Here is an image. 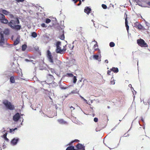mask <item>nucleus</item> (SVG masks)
<instances>
[{"instance_id":"f257e3e1","label":"nucleus","mask_w":150,"mask_h":150,"mask_svg":"<svg viewBox=\"0 0 150 150\" xmlns=\"http://www.w3.org/2000/svg\"><path fill=\"white\" fill-rule=\"evenodd\" d=\"M20 21L18 18H16V20H11L8 23V25L12 29L18 31L22 28L21 25H19Z\"/></svg>"},{"instance_id":"f03ea898","label":"nucleus","mask_w":150,"mask_h":150,"mask_svg":"<svg viewBox=\"0 0 150 150\" xmlns=\"http://www.w3.org/2000/svg\"><path fill=\"white\" fill-rule=\"evenodd\" d=\"M3 104L4 105L6 109L11 110H14L15 109L14 105L8 100H5L3 101Z\"/></svg>"},{"instance_id":"7ed1b4c3","label":"nucleus","mask_w":150,"mask_h":150,"mask_svg":"<svg viewBox=\"0 0 150 150\" xmlns=\"http://www.w3.org/2000/svg\"><path fill=\"white\" fill-rule=\"evenodd\" d=\"M133 1L136 2L137 4L142 7H146L143 3H146L150 6V0H133Z\"/></svg>"},{"instance_id":"20e7f679","label":"nucleus","mask_w":150,"mask_h":150,"mask_svg":"<svg viewBox=\"0 0 150 150\" xmlns=\"http://www.w3.org/2000/svg\"><path fill=\"white\" fill-rule=\"evenodd\" d=\"M137 43L139 45L142 47H147L148 45L144 40L142 39H138L137 40Z\"/></svg>"},{"instance_id":"39448f33","label":"nucleus","mask_w":150,"mask_h":150,"mask_svg":"<svg viewBox=\"0 0 150 150\" xmlns=\"http://www.w3.org/2000/svg\"><path fill=\"white\" fill-rule=\"evenodd\" d=\"M8 22L5 16L0 13V22L4 24H8Z\"/></svg>"},{"instance_id":"423d86ee","label":"nucleus","mask_w":150,"mask_h":150,"mask_svg":"<svg viewBox=\"0 0 150 150\" xmlns=\"http://www.w3.org/2000/svg\"><path fill=\"white\" fill-rule=\"evenodd\" d=\"M21 118H23V117H21V116L19 113L17 112L13 116V119L14 122H17Z\"/></svg>"},{"instance_id":"0eeeda50","label":"nucleus","mask_w":150,"mask_h":150,"mask_svg":"<svg viewBox=\"0 0 150 150\" xmlns=\"http://www.w3.org/2000/svg\"><path fill=\"white\" fill-rule=\"evenodd\" d=\"M47 56L49 61L51 63H53L54 62L53 57L51 54L50 51L48 50L47 52Z\"/></svg>"},{"instance_id":"6e6552de","label":"nucleus","mask_w":150,"mask_h":150,"mask_svg":"<svg viewBox=\"0 0 150 150\" xmlns=\"http://www.w3.org/2000/svg\"><path fill=\"white\" fill-rule=\"evenodd\" d=\"M76 149L77 150H85V146L84 144L78 143L75 146Z\"/></svg>"},{"instance_id":"1a4fd4ad","label":"nucleus","mask_w":150,"mask_h":150,"mask_svg":"<svg viewBox=\"0 0 150 150\" xmlns=\"http://www.w3.org/2000/svg\"><path fill=\"white\" fill-rule=\"evenodd\" d=\"M19 139L18 137H14L11 139V144L12 146L16 145L19 141Z\"/></svg>"},{"instance_id":"9d476101","label":"nucleus","mask_w":150,"mask_h":150,"mask_svg":"<svg viewBox=\"0 0 150 150\" xmlns=\"http://www.w3.org/2000/svg\"><path fill=\"white\" fill-rule=\"evenodd\" d=\"M5 43V39L4 35L2 33V31H0V45H2L3 44Z\"/></svg>"},{"instance_id":"9b49d317","label":"nucleus","mask_w":150,"mask_h":150,"mask_svg":"<svg viewBox=\"0 0 150 150\" xmlns=\"http://www.w3.org/2000/svg\"><path fill=\"white\" fill-rule=\"evenodd\" d=\"M8 76L10 77L9 80L11 83H15V80L16 79H18V76H16L15 77L14 76H11V75H8Z\"/></svg>"},{"instance_id":"f8f14e48","label":"nucleus","mask_w":150,"mask_h":150,"mask_svg":"<svg viewBox=\"0 0 150 150\" xmlns=\"http://www.w3.org/2000/svg\"><path fill=\"white\" fill-rule=\"evenodd\" d=\"M93 57L94 59L97 60L99 62L101 61V56L100 54H99V53H98V54H94L93 55Z\"/></svg>"},{"instance_id":"ddd939ff","label":"nucleus","mask_w":150,"mask_h":150,"mask_svg":"<svg viewBox=\"0 0 150 150\" xmlns=\"http://www.w3.org/2000/svg\"><path fill=\"white\" fill-rule=\"evenodd\" d=\"M0 12L4 15H8L10 13V12L8 11L5 9H3L2 8H1L0 9Z\"/></svg>"},{"instance_id":"4468645a","label":"nucleus","mask_w":150,"mask_h":150,"mask_svg":"<svg viewBox=\"0 0 150 150\" xmlns=\"http://www.w3.org/2000/svg\"><path fill=\"white\" fill-rule=\"evenodd\" d=\"M91 9L89 6H86L84 9V11L87 14H89L91 12Z\"/></svg>"},{"instance_id":"2eb2a0df","label":"nucleus","mask_w":150,"mask_h":150,"mask_svg":"<svg viewBox=\"0 0 150 150\" xmlns=\"http://www.w3.org/2000/svg\"><path fill=\"white\" fill-rule=\"evenodd\" d=\"M2 31V33L3 35L5 34L6 35H8L10 33V30L8 28H6L3 31Z\"/></svg>"},{"instance_id":"dca6fc26","label":"nucleus","mask_w":150,"mask_h":150,"mask_svg":"<svg viewBox=\"0 0 150 150\" xmlns=\"http://www.w3.org/2000/svg\"><path fill=\"white\" fill-rule=\"evenodd\" d=\"M62 49L61 47H56L55 51L57 53L62 54Z\"/></svg>"},{"instance_id":"f3484780","label":"nucleus","mask_w":150,"mask_h":150,"mask_svg":"<svg viewBox=\"0 0 150 150\" xmlns=\"http://www.w3.org/2000/svg\"><path fill=\"white\" fill-rule=\"evenodd\" d=\"M69 64L71 65L76 64V60L74 59L71 58L69 60Z\"/></svg>"},{"instance_id":"a211bd4d","label":"nucleus","mask_w":150,"mask_h":150,"mask_svg":"<svg viewBox=\"0 0 150 150\" xmlns=\"http://www.w3.org/2000/svg\"><path fill=\"white\" fill-rule=\"evenodd\" d=\"M57 121L61 124H66L67 123V122L62 119H58Z\"/></svg>"},{"instance_id":"6ab92c4d","label":"nucleus","mask_w":150,"mask_h":150,"mask_svg":"<svg viewBox=\"0 0 150 150\" xmlns=\"http://www.w3.org/2000/svg\"><path fill=\"white\" fill-rule=\"evenodd\" d=\"M66 150H77L75 148L74 146L73 145H69L67 147Z\"/></svg>"},{"instance_id":"aec40b11","label":"nucleus","mask_w":150,"mask_h":150,"mask_svg":"<svg viewBox=\"0 0 150 150\" xmlns=\"http://www.w3.org/2000/svg\"><path fill=\"white\" fill-rule=\"evenodd\" d=\"M20 42V40L18 38H17L16 40L14 41L13 45L14 46H16L18 45L19 43Z\"/></svg>"},{"instance_id":"412c9836","label":"nucleus","mask_w":150,"mask_h":150,"mask_svg":"<svg viewBox=\"0 0 150 150\" xmlns=\"http://www.w3.org/2000/svg\"><path fill=\"white\" fill-rule=\"evenodd\" d=\"M61 22L62 23L61 24H60V26H62V27H61V26H59L57 27V28L58 29V30H62V28H64L65 27V26L64 25V21H63V25H62V21H61Z\"/></svg>"},{"instance_id":"4be33fe9","label":"nucleus","mask_w":150,"mask_h":150,"mask_svg":"<svg viewBox=\"0 0 150 150\" xmlns=\"http://www.w3.org/2000/svg\"><path fill=\"white\" fill-rule=\"evenodd\" d=\"M110 70H111L115 73H117L119 71L117 67H112Z\"/></svg>"},{"instance_id":"5701e85b","label":"nucleus","mask_w":150,"mask_h":150,"mask_svg":"<svg viewBox=\"0 0 150 150\" xmlns=\"http://www.w3.org/2000/svg\"><path fill=\"white\" fill-rule=\"evenodd\" d=\"M21 48H22V50L23 51H25L27 48V45L25 44H24L23 45L21 46Z\"/></svg>"},{"instance_id":"b1692460","label":"nucleus","mask_w":150,"mask_h":150,"mask_svg":"<svg viewBox=\"0 0 150 150\" xmlns=\"http://www.w3.org/2000/svg\"><path fill=\"white\" fill-rule=\"evenodd\" d=\"M31 36L33 38H35L37 37V34L36 32H32L31 33Z\"/></svg>"},{"instance_id":"393cba45","label":"nucleus","mask_w":150,"mask_h":150,"mask_svg":"<svg viewBox=\"0 0 150 150\" xmlns=\"http://www.w3.org/2000/svg\"><path fill=\"white\" fill-rule=\"evenodd\" d=\"M137 28L140 30H143L144 29V27L141 24L139 23L137 25Z\"/></svg>"},{"instance_id":"a878e982","label":"nucleus","mask_w":150,"mask_h":150,"mask_svg":"<svg viewBox=\"0 0 150 150\" xmlns=\"http://www.w3.org/2000/svg\"><path fill=\"white\" fill-rule=\"evenodd\" d=\"M53 106H54L55 109L56 110H58V111H61V108H59V107L57 106V105L56 104H55L53 105Z\"/></svg>"},{"instance_id":"bb28decb","label":"nucleus","mask_w":150,"mask_h":150,"mask_svg":"<svg viewBox=\"0 0 150 150\" xmlns=\"http://www.w3.org/2000/svg\"><path fill=\"white\" fill-rule=\"evenodd\" d=\"M59 38L61 40H64L65 38L64 34H59Z\"/></svg>"},{"instance_id":"cd10ccee","label":"nucleus","mask_w":150,"mask_h":150,"mask_svg":"<svg viewBox=\"0 0 150 150\" xmlns=\"http://www.w3.org/2000/svg\"><path fill=\"white\" fill-rule=\"evenodd\" d=\"M73 77V83H75L77 81V77L76 76H74L72 77Z\"/></svg>"},{"instance_id":"c85d7f7f","label":"nucleus","mask_w":150,"mask_h":150,"mask_svg":"<svg viewBox=\"0 0 150 150\" xmlns=\"http://www.w3.org/2000/svg\"><path fill=\"white\" fill-rule=\"evenodd\" d=\"M79 91H77V89H76L75 90H74L72 91L71 93L74 94V93H77L79 95Z\"/></svg>"},{"instance_id":"c756f323","label":"nucleus","mask_w":150,"mask_h":150,"mask_svg":"<svg viewBox=\"0 0 150 150\" xmlns=\"http://www.w3.org/2000/svg\"><path fill=\"white\" fill-rule=\"evenodd\" d=\"M74 76L73 74L71 73H67L65 75L66 76L71 77L73 76Z\"/></svg>"},{"instance_id":"7c9ffc66","label":"nucleus","mask_w":150,"mask_h":150,"mask_svg":"<svg viewBox=\"0 0 150 150\" xmlns=\"http://www.w3.org/2000/svg\"><path fill=\"white\" fill-rule=\"evenodd\" d=\"M61 42L60 41H57V42L56 44V47H60V46L61 45Z\"/></svg>"},{"instance_id":"2f4dec72","label":"nucleus","mask_w":150,"mask_h":150,"mask_svg":"<svg viewBox=\"0 0 150 150\" xmlns=\"http://www.w3.org/2000/svg\"><path fill=\"white\" fill-rule=\"evenodd\" d=\"M17 127H16L14 128L10 129L9 132L10 133H12L13 132L15 131L16 130H17Z\"/></svg>"},{"instance_id":"473e14b6","label":"nucleus","mask_w":150,"mask_h":150,"mask_svg":"<svg viewBox=\"0 0 150 150\" xmlns=\"http://www.w3.org/2000/svg\"><path fill=\"white\" fill-rule=\"evenodd\" d=\"M141 120L142 121V122H143V129H145V123L144 122V119H143L142 117V118L141 119Z\"/></svg>"},{"instance_id":"72a5a7b5","label":"nucleus","mask_w":150,"mask_h":150,"mask_svg":"<svg viewBox=\"0 0 150 150\" xmlns=\"http://www.w3.org/2000/svg\"><path fill=\"white\" fill-rule=\"evenodd\" d=\"M109 46L111 47H113L115 46V44L112 42H110L109 43Z\"/></svg>"},{"instance_id":"f704fd0d","label":"nucleus","mask_w":150,"mask_h":150,"mask_svg":"<svg viewBox=\"0 0 150 150\" xmlns=\"http://www.w3.org/2000/svg\"><path fill=\"white\" fill-rule=\"evenodd\" d=\"M60 88L62 90H65L67 89L68 87H64L62 85L60 84L59 85Z\"/></svg>"},{"instance_id":"c9c22d12","label":"nucleus","mask_w":150,"mask_h":150,"mask_svg":"<svg viewBox=\"0 0 150 150\" xmlns=\"http://www.w3.org/2000/svg\"><path fill=\"white\" fill-rule=\"evenodd\" d=\"M51 21V20L50 19L48 18H46L45 20V22L46 23H50Z\"/></svg>"},{"instance_id":"e433bc0d","label":"nucleus","mask_w":150,"mask_h":150,"mask_svg":"<svg viewBox=\"0 0 150 150\" xmlns=\"http://www.w3.org/2000/svg\"><path fill=\"white\" fill-rule=\"evenodd\" d=\"M8 134L7 132H6L5 133H4L1 136V137L3 139L7 137V135Z\"/></svg>"},{"instance_id":"4c0bfd02","label":"nucleus","mask_w":150,"mask_h":150,"mask_svg":"<svg viewBox=\"0 0 150 150\" xmlns=\"http://www.w3.org/2000/svg\"><path fill=\"white\" fill-rule=\"evenodd\" d=\"M41 26L43 28H46L47 27V25L44 23H42L41 24Z\"/></svg>"},{"instance_id":"58836bf2","label":"nucleus","mask_w":150,"mask_h":150,"mask_svg":"<svg viewBox=\"0 0 150 150\" xmlns=\"http://www.w3.org/2000/svg\"><path fill=\"white\" fill-rule=\"evenodd\" d=\"M113 77H112L111 78V84H114L115 83V80H114V79H113Z\"/></svg>"},{"instance_id":"ea45409f","label":"nucleus","mask_w":150,"mask_h":150,"mask_svg":"<svg viewBox=\"0 0 150 150\" xmlns=\"http://www.w3.org/2000/svg\"><path fill=\"white\" fill-rule=\"evenodd\" d=\"M102 7L104 9H105L107 8V6L105 4H102Z\"/></svg>"},{"instance_id":"a19ab883","label":"nucleus","mask_w":150,"mask_h":150,"mask_svg":"<svg viewBox=\"0 0 150 150\" xmlns=\"http://www.w3.org/2000/svg\"><path fill=\"white\" fill-rule=\"evenodd\" d=\"M79 96L83 100L85 101V102H86V103H87V100H86L83 97L81 96V95H79Z\"/></svg>"},{"instance_id":"79ce46f5","label":"nucleus","mask_w":150,"mask_h":150,"mask_svg":"<svg viewBox=\"0 0 150 150\" xmlns=\"http://www.w3.org/2000/svg\"><path fill=\"white\" fill-rule=\"evenodd\" d=\"M64 28H62V30H59V34H62L63 33L64 34Z\"/></svg>"},{"instance_id":"37998d69","label":"nucleus","mask_w":150,"mask_h":150,"mask_svg":"<svg viewBox=\"0 0 150 150\" xmlns=\"http://www.w3.org/2000/svg\"><path fill=\"white\" fill-rule=\"evenodd\" d=\"M50 84H52V83H50ZM52 86L53 87H55L56 86H57V83L55 82H54L52 83Z\"/></svg>"},{"instance_id":"c03bdc74","label":"nucleus","mask_w":150,"mask_h":150,"mask_svg":"<svg viewBox=\"0 0 150 150\" xmlns=\"http://www.w3.org/2000/svg\"><path fill=\"white\" fill-rule=\"evenodd\" d=\"M127 15H126V17L125 18V25H128V21L127 20Z\"/></svg>"},{"instance_id":"a18cd8bd","label":"nucleus","mask_w":150,"mask_h":150,"mask_svg":"<svg viewBox=\"0 0 150 150\" xmlns=\"http://www.w3.org/2000/svg\"><path fill=\"white\" fill-rule=\"evenodd\" d=\"M8 15H9V17L11 18H14V16L12 14H11L10 13Z\"/></svg>"},{"instance_id":"49530a36","label":"nucleus","mask_w":150,"mask_h":150,"mask_svg":"<svg viewBox=\"0 0 150 150\" xmlns=\"http://www.w3.org/2000/svg\"><path fill=\"white\" fill-rule=\"evenodd\" d=\"M97 50H98V53H99V54H100V49H99L98 47H97V48H95V51H97Z\"/></svg>"},{"instance_id":"de8ad7c7","label":"nucleus","mask_w":150,"mask_h":150,"mask_svg":"<svg viewBox=\"0 0 150 150\" xmlns=\"http://www.w3.org/2000/svg\"><path fill=\"white\" fill-rule=\"evenodd\" d=\"M94 121L95 122H98V119L97 117H95L93 119Z\"/></svg>"},{"instance_id":"09e8293b","label":"nucleus","mask_w":150,"mask_h":150,"mask_svg":"<svg viewBox=\"0 0 150 150\" xmlns=\"http://www.w3.org/2000/svg\"><path fill=\"white\" fill-rule=\"evenodd\" d=\"M55 24V23L52 22V24L49 25L48 26V28H51Z\"/></svg>"},{"instance_id":"8fccbe9b","label":"nucleus","mask_w":150,"mask_h":150,"mask_svg":"<svg viewBox=\"0 0 150 150\" xmlns=\"http://www.w3.org/2000/svg\"><path fill=\"white\" fill-rule=\"evenodd\" d=\"M102 129V128H97L96 129V132H98V131H100Z\"/></svg>"},{"instance_id":"3c124183","label":"nucleus","mask_w":150,"mask_h":150,"mask_svg":"<svg viewBox=\"0 0 150 150\" xmlns=\"http://www.w3.org/2000/svg\"><path fill=\"white\" fill-rule=\"evenodd\" d=\"M34 49L36 51L38 52L39 50V48L38 46H35L34 47Z\"/></svg>"},{"instance_id":"603ef678","label":"nucleus","mask_w":150,"mask_h":150,"mask_svg":"<svg viewBox=\"0 0 150 150\" xmlns=\"http://www.w3.org/2000/svg\"><path fill=\"white\" fill-rule=\"evenodd\" d=\"M125 27L126 28V30H127V32H128V31H129V26L128 25H125Z\"/></svg>"},{"instance_id":"864d4df0","label":"nucleus","mask_w":150,"mask_h":150,"mask_svg":"<svg viewBox=\"0 0 150 150\" xmlns=\"http://www.w3.org/2000/svg\"><path fill=\"white\" fill-rule=\"evenodd\" d=\"M25 0H16V1L17 2H24Z\"/></svg>"},{"instance_id":"5fc2aeb1","label":"nucleus","mask_w":150,"mask_h":150,"mask_svg":"<svg viewBox=\"0 0 150 150\" xmlns=\"http://www.w3.org/2000/svg\"><path fill=\"white\" fill-rule=\"evenodd\" d=\"M25 61L27 62H32V61H33V60H29L28 59H25Z\"/></svg>"},{"instance_id":"6e6d98bb","label":"nucleus","mask_w":150,"mask_h":150,"mask_svg":"<svg viewBox=\"0 0 150 150\" xmlns=\"http://www.w3.org/2000/svg\"><path fill=\"white\" fill-rule=\"evenodd\" d=\"M96 44H95L94 45V48H96V47H98V45L97 44V42L96 41Z\"/></svg>"},{"instance_id":"4d7b16f0","label":"nucleus","mask_w":150,"mask_h":150,"mask_svg":"<svg viewBox=\"0 0 150 150\" xmlns=\"http://www.w3.org/2000/svg\"><path fill=\"white\" fill-rule=\"evenodd\" d=\"M74 141L72 140L67 145V146H68L69 145H71L73 143H74Z\"/></svg>"},{"instance_id":"13d9d810","label":"nucleus","mask_w":150,"mask_h":150,"mask_svg":"<svg viewBox=\"0 0 150 150\" xmlns=\"http://www.w3.org/2000/svg\"><path fill=\"white\" fill-rule=\"evenodd\" d=\"M50 70L52 73L55 72V70L51 68L50 69Z\"/></svg>"},{"instance_id":"bf43d9fd","label":"nucleus","mask_w":150,"mask_h":150,"mask_svg":"<svg viewBox=\"0 0 150 150\" xmlns=\"http://www.w3.org/2000/svg\"><path fill=\"white\" fill-rule=\"evenodd\" d=\"M53 20H52V22H54V23H55V22H54V21H57V19H56V18H53Z\"/></svg>"},{"instance_id":"052dcab7","label":"nucleus","mask_w":150,"mask_h":150,"mask_svg":"<svg viewBox=\"0 0 150 150\" xmlns=\"http://www.w3.org/2000/svg\"><path fill=\"white\" fill-rule=\"evenodd\" d=\"M66 48H63V49H62V54L64 53L66 51Z\"/></svg>"},{"instance_id":"680f3d73","label":"nucleus","mask_w":150,"mask_h":150,"mask_svg":"<svg viewBox=\"0 0 150 150\" xmlns=\"http://www.w3.org/2000/svg\"><path fill=\"white\" fill-rule=\"evenodd\" d=\"M139 23H138L137 22H136L135 23H134V26L136 27V28H137V25L138 24H139Z\"/></svg>"},{"instance_id":"e2e57ef3","label":"nucleus","mask_w":150,"mask_h":150,"mask_svg":"<svg viewBox=\"0 0 150 150\" xmlns=\"http://www.w3.org/2000/svg\"><path fill=\"white\" fill-rule=\"evenodd\" d=\"M120 123H119L117 125H116L115 126L113 127V128H112V129H111V131H113V130H114L116 128V127H117V125L119 124Z\"/></svg>"},{"instance_id":"0e129e2a","label":"nucleus","mask_w":150,"mask_h":150,"mask_svg":"<svg viewBox=\"0 0 150 150\" xmlns=\"http://www.w3.org/2000/svg\"><path fill=\"white\" fill-rule=\"evenodd\" d=\"M5 141H6L7 142H9V140L8 138L7 137L4 139Z\"/></svg>"},{"instance_id":"69168bd1","label":"nucleus","mask_w":150,"mask_h":150,"mask_svg":"<svg viewBox=\"0 0 150 150\" xmlns=\"http://www.w3.org/2000/svg\"><path fill=\"white\" fill-rule=\"evenodd\" d=\"M111 71H112L111 70H108V71H107V74L108 75H110V73L111 72Z\"/></svg>"},{"instance_id":"338daca9","label":"nucleus","mask_w":150,"mask_h":150,"mask_svg":"<svg viewBox=\"0 0 150 150\" xmlns=\"http://www.w3.org/2000/svg\"><path fill=\"white\" fill-rule=\"evenodd\" d=\"M8 45L9 46V47H11L13 46H14L13 45V44H8Z\"/></svg>"},{"instance_id":"774afa93","label":"nucleus","mask_w":150,"mask_h":150,"mask_svg":"<svg viewBox=\"0 0 150 150\" xmlns=\"http://www.w3.org/2000/svg\"><path fill=\"white\" fill-rule=\"evenodd\" d=\"M147 103H148L149 105H150V98H149L148 99V100L147 101Z\"/></svg>"}]
</instances>
